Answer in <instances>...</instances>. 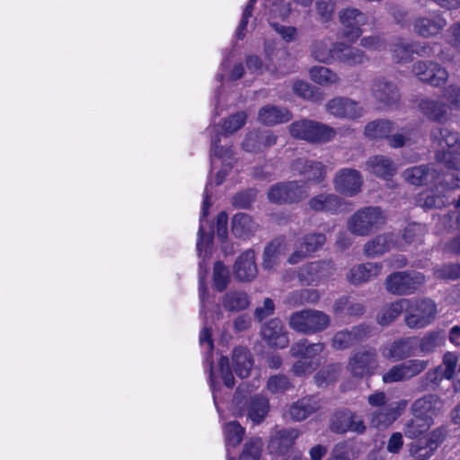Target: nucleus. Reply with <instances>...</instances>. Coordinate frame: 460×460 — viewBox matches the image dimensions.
Segmentation results:
<instances>
[{"label": "nucleus", "mask_w": 460, "mask_h": 460, "mask_svg": "<svg viewBox=\"0 0 460 460\" xmlns=\"http://www.w3.org/2000/svg\"><path fill=\"white\" fill-rule=\"evenodd\" d=\"M245 429L237 422L230 421L225 425L224 433L227 452L229 447H237L243 440Z\"/></svg>", "instance_id": "44"}, {"label": "nucleus", "mask_w": 460, "mask_h": 460, "mask_svg": "<svg viewBox=\"0 0 460 460\" xmlns=\"http://www.w3.org/2000/svg\"><path fill=\"white\" fill-rule=\"evenodd\" d=\"M290 135L297 139L314 144H324L332 140L336 130L322 122L303 119L294 121L289 126Z\"/></svg>", "instance_id": "2"}, {"label": "nucleus", "mask_w": 460, "mask_h": 460, "mask_svg": "<svg viewBox=\"0 0 460 460\" xmlns=\"http://www.w3.org/2000/svg\"><path fill=\"white\" fill-rule=\"evenodd\" d=\"M249 296L243 291H229L226 293L222 298L223 307L229 312L244 310L249 306Z\"/></svg>", "instance_id": "40"}, {"label": "nucleus", "mask_w": 460, "mask_h": 460, "mask_svg": "<svg viewBox=\"0 0 460 460\" xmlns=\"http://www.w3.org/2000/svg\"><path fill=\"white\" fill-rule=\"evenodd\" d=\"M433 172H435V170H433ZM403 177L411 184L421 185L428 182L429 179H434V172H430L427 166L420 165L404 171Z\"/></svg>", "instance_id": "43"}, {"label": "nucleus", "mask_w": 460, "mask_h": 460, "mask_svg": "<svg viewBox=\"0 0 460 460\" xmlns=\"http://www.w3.org/2000/svg\"><path fill=\"white\" fill-rule=\"evenodd\" d=\"M293 90L298 96L305 100L317 102L323 99L322 94L307 82L296 81L293 85Z\"/></svg>", "instance_id": "55"}, {"label": "nucleus", "mask_w": 460, "mask_h": 460, "mask_svg": "<svg viewBox=\"0 0 460 460\" xmlns=\"http://www.w3.org/2000/svg\"><path fill=\"white\" fill-rule=\"evenodd\" d=\"M342 24V36L350 42H355L362 34L361 26L367 22V16L356 8H347L340 12Z\"/></svg>", "instance_id": "12"}, {"label": "nucleus", "mask_w": 460, "mask_h": 460, "mask_svg": "<svg viewBox=\"0 0 460 460\" xmlns=\"http://www.w3.org/2000/svg\"><path fill=\"white\" fill-rule=\"evenodd\" d=\"M396 246L397 243L394 234H384L368 241L365 244L364 252L368 257H376L384 254Z\"/></svg>", "instance_id": "31"}, {"label": "nucleus", "mask_w": 460, "mask_h": 460, "mask_svg": "<svg viewBox=\"0 0 460 460\" xmlns=\"http://www.w3.org/2000/svg\"><path fill=\"white\" fill-rule=\"evenodd\" d=\"M366 171L383 179H388L396 172V167L393 161L384 155H374L366 162Z\"/></svg>", "instance_id": "30"}, {"label": "nucleus", "mask_w": 460, "mask_h": 460, "mask_svg": "<svg viewBox=\"0 0 460 460\" xmlns=\"http://www.w3.org/2000/svg\"><path fill=\"white\" fill-rule=\"evenodd\" d=\"M412 71L420 81L434 86L444 84L447 79V70L433 62H417L413 66Z\"/></svg>", "instance_id": "16"}, {"label": "nucleus", "mask_w": 460, "mask_h": 460, "mask_svg": "<svg viewBox=\"0 0 460 460\" xmlns=\"http://www.w3.org/2000/svg\"><path fill=\"white\" fill-rule=\"evenodd\" d=\"M324 349L323 343H309L302 340L294 343L290 348V354L294 358H302L306 360H315L314 358Z\"/></svg>", "instance_id": "37"}, {"label": "nucleus", "mask_w": 460, "mask_h": 460, "mask_svg": "<svg viewBox=\"0 0 460 460\" xmlns=\"http://www.w3.org/2000/svg\"><path fill=\"white\" fill-rule=\"evenodd\" d=\"M432 424L433 421L429 420V419L413 415V419L406 424L404 434L411 438H416L427 431Z\"/></svg>", "instance_id": "50"}, {"label": "nucleus", "mask_w": 460, "mask_h": 460, "mask_svg": "<svg viewBox=\"0 0 460 460\" xmlns=\"http://www.w3.org/2000/svg\"><path fill=\"white\" fill-rule=\"evenodd\" d=\"M326 241V237L321 233H313L305 235L296 244V250L289 256L288 262L296 264L308 255L319 250Z\"/></svg>", "instance_id": "15"}, {"label": "nucleus", "mask_w": 460, "mask_h": 460, "mask_svg": "<svg viewBox=\"0 0 460 460\" xmlns=\"http://www.w3.org/2000/svg\"><path fill=\"white\" fill-rule=\"evenodd\" d=\"M425 234L424 225L411 223L405 227L402 238L406 243H420Z\"/></svg>", "instance_id": "58"}, {"label": "nucleus", "mask_w": 460, "mask_h": 460, "mask_svg": "<svg viewBox=\"0 0 460 460\" xmlns=\"http://www.w3.org/2000/svg\"><path fill=\"white\" fill-rule=\"evenodd\" d=\"M319 298L318 291L314 289H302L290 293L286 298V303L295 306L305 303L314 304Z\"/></svg>", "instance_id": "45"}, {"label": "nucleus", "mask_w": 460, "mask_h": 460, "mask_svg": "<svg viewBox=\"0 0 460 460\" xmlns=\"http://www.w3.org/2000/svg\"><path fill=\"white\" fill-rule=\"evenodd\" d=\"M257 228L258 225L247 214H236L232 219V232L238 238H248L256 232Z\"/></svg>", "instance_id": "35"}, {"label": "nucleus", "mask_w": 460, "mask_h": 460, "mask_svg": "<svg viewBox=\"0 0 460 460\" xmlns=\"http://www.w3.org/2000/svg\"><path fill=\"white\" fill-rule=\"evenodd\" d=\"M330 429L336 433L347 431L364 432L366 427L359 418L350 411H342L335 413L331 419Z\"/></svg>", "instance_id": "17"}, {"label": "nucleus", "mask_w": 460, "mask_h": 460, "mask_svg": "<svg viewBox=\"0 0 460 460\" xmlns=\"http://www.w3.org/2000/svg\"><path fill=\"white\" fill-rule=\"evenodd\" d=\"M218 369L225 385L228 388H232L234 385V378L230 369L229 360L226 357L220 358Z\"/></svg>", "instance_id": "63"}, {"label": "nucleus", "mask_w": 460, "mask_h": 460, "mask_svg": "<svg viewBox=\"0 0 460 460\" xmlns=\"http://www.w3.org/2000/svg\"><path fill=\"white\" fill-rule=\"evenodd\" d=\"M407 379H411L423 372L429 365V360L410 359L402 363Z\"/></svg>", "instance_id": "61"}, {"label": "nucleus", "mask_w": 460, "mask_h": 460, "mask_svg": "<svg viewBox=\"0 0 460 460\" xmlns=\"http://www.w3.org/2000/svg\"><path fill=\"white\" fill-rule=\"evenodd\" d=\"M330 317L318 310L307 309L296 312L289 317V326L302 333H314L325 330L330 325Z\"/></svg>", "instance_id": "6"}, {"label": "nucleus", "mask_w": 460, "mask_h": 460, "mask_svg": "<svg viewBox=\"0 0 460 460\" xmlns=\"http://www.w3.org/2000/svg\"><path fill=\"white\" fill-rule=\"evenodd\" d=\"M321 408L320 402L314 397L303 398L289 409V415L292 420L301 421L309 417Z\"/></svg>", "instance_id": "32"}, {"label": "nucleus", "mask_w": 460, "mask_h": 460, "mask_svg": "<svg viewBox=\"0 0 460 460\" xmlns=\"http://www.w3.org/2000/svg\"><path fill=\"white\" fill-rule=\"evenodd\" d=\"M425 282L422 273L417 271H398L387 276L385 280L386 290L393 295H409Z\"/></svg>", "instance_id": "7"}, {"label": "nucleus", "mask_w": 460, "mask_h": 460, "mask_svg": "<svg viewBox=\"0 0 460 460\" xmlns=\"http://www.w3.org/2000/svg\"><path fill=\"white\" fill-rule=\"evenodd\" d=\"M290 388L291 383L284 375H274L268 379L267 389L271 394H283Z\"/></svg>", "instance_id": "59"}, {"label": "nucleus", "mask_w": 460, "mask_h": 460, "mask_svg": "<svg viewBox=\"0 0 460 460\" xmlns=\"http://www.w3.org/2000/svg\"><path fill=\"white\" fill-rule=\"evenodd\" d=\"M234 272L237 279L241 281H251L257 275L255 254L252 250H247L236 260Z\"/></svg>", "instance_id": "22"}, {"label": "nucleus", "mask_w": 460, "mask_h": 460, "mask_svg": "<svg viewBox=\"0 0 460 460\" xmlns=\"http://www.w3.org/2000/svg\"><path fill=\"white\" fill-rule=\"evenodd\" d=\"M431 137L440 147L437 160L446 165L448 172H456L460 167V137L446 128H437L431 132Z\"/></svg>", "instance_id": "1"}, {"label": "nucleus", "mask_w": 460, "mask_h": 460, "mask_svg": "<svg viewBox=\"0 0 460 460\" xmlns=\"http://www.w3.org/2000/svg\"><path fill=\"white\" fill-rule=\"evenodd\" d=\"M436 316L437 305L431 299H410L404 323L411 329H421L430 324Z\"/></svg>", "instance_id": "5"}, {"label": "nucleus", "mask_w": 460, "mask_h": 460, "mask_svg": "<svg viewBox=\"0 0 460 460\" xmlns=\"http://www.w3.org/2000/svg\"><path fill=\"white\" fill-rule=\"evenodd\" d=\"M372 329L368 325L360 324L351 329L337 332L332 340V346L335 349H346L370 337Z\"/></svg>", "instance_id": "13"}, {"label": "nucleus", "mask_w": 460, "mask_h": 460, "mask_svg": "<svg viewBox=\"0 0 460 460\" xmlns=\"http://www.w3.org/2000/svg\"><path fill=\"white\" fill-rule=\"evenodd\" d=\"M310 77L316 84L331 85L339 82V76L325 66H314L310 69Z\"/></svg>", "instance_id": "47"}, {"label": "nucleus", "mask_w": 460, "mask_h": 460, "mask_svg": "<svg viewBox=\"0 0 460 460\" xmlns=\"http://www.w3.org/2000/svg\"><path fill=\"white\" fill-rule=\"evenodd\" d=\"M262 446L263 443L260 438H254L248 440L240 456V460H259Z\"/></svg>", "instance_id": "54"}, {"label": "nucleus", "mask_w": 460, "mask_h": 460, "mask_svg": "<svg viewBox=\"0 0 460 460\" xmlns=\"http://www.w3.org/2000/svg\"><path fill=\"white\" fill-rule=\"evenodd\" d=\"M386 221L385 213L379 207H366L356 211L348 220V230L357 236H367Z\"/></svg>", "instance_id": "3"}, {"label": "nucleus", "mask_w": 460, "mask_h": 460, "mask_svg": "<svg viewBox=\"0 0 460 460\" xmlns=\"http://www.w3.org/2000/svg\"><path fill=\"white\" fill-rule=\"evenodd\" d=\"M443 342V338L438 332H430L419 341L420 351L428 354L433 352Z\"/></svg>", "instance_id": "53"}, {"label": "nucleus", "mask_w": 460, "mask_h": 460, "mask_svg": "<svg viewBox=\"0 0 460 460\" xmlns=\"http://www.w3.org/2000/svg\"><path fill=\"white\" fill-rule=\"evenodd\" d=\"M364 180L361 172L353 168L337 171L333 178L334 190L346 197H355L361 192Z\"/></svg>", "instance_id": "9"}, {"label": "nucleus", "mask_w": 460, "mask_h": 460, "mask_svg": "<svg viewBox=\"0 0 460 460\" xmlns=\"http://www.w3.org/2000/svg\"><path fill=\"white\" fill-rule=\"evenodd\" d=\"M417 342L414 338H404L387 344L381 349L382 355L390 359L402 360L416 353Z\"/></svg>", "instance_id": "19"}, {"label": "nucleus", "mask_w": 460, "mask_h": 460, "mask_svg": "<svg viewBox=\"0 0 460 460\" xmlns=\"http://www.w3.org/2000/svg\"><path fill=\"white\" fill-rule=\"evenodd\" d=\"M442 405V401L437 395L429 394L416 400L411 410L414 416L429 419L433 421V418L440 411Z\"/></svg>", "instance_id": "23"}, {"label": "nucleus", "mask_w": 460, "mask_h": 460, "mask_svg": "<svg viewBox=\"0 0 460 460\" xmlns=\"http://www.w3.org/2000/svg\"><path fill=\"white\" fill-rule=\"evenodd\" d=\"M337 61L355 66L363 64L367 60V57L365 53L357 48L345 45L343 43H337Z\"/></svg>", "instance_id": "38"}, {"label": "nucleus", "mask_w": 460, "mask_h": 460, "mask_svg": "<svg viewBox=\"0 0 460 460\" xmlns=\"http://www.w3.org/2000/svg\"><path fill=\"white\" fill-rule=\"evenodd\" d=\"M434 276L438 279L455 280L460 278V264H444L434 269Z\"/></svg>", "instance_id": "60"}, {"label": "nucleus", "mask_w": 460, "mask_h": 460, "mask_svg": "<svg viewBox=\"0 0 460 460\" xmlns=\"http://www.w3.org/2000/svg\"><path fill=\"white\" fill-rule=\"evenodd\" d=\"M410 304V299L402 298L388 304L381 308L376 316L377 323L382 326L392 323Z\"/></svg>", "instance_id": "33"}, {"label": "nucleus", "mask_w": 460, "mask_h": 460, "mask_svg": "<svg viewBox=\"0 0 460 460\" xmlns=\"http://www.w3.org/2000/svg\"><path fill=\"white\" fill-rule=\"evenodd\" d=\"M393 128V124L390 121L374 120L367 124L364 134L370 139H378L388 137Z\"/></svg>", "instance_id": "42"}, {"label": "nucleus", "mask_w": 460, "mask_h": 460, "mask_svg": "<svg viewBox=\"0 0 460 460\" xmlns=\"http://www.w3.org/2000/svg\"><path fill=\"white\" fill-rule=\"evenodd\" d=\"M458 358L456 354L453 352H447L443 356L442 364L438 367L441 376L446 379H456V372L458 368Z\"/></svg>", "instance_id": "48"}, {"label": "nucleus", "mask_w": 460, "mask_h": 460, "mask_svg": "<svg viewBox=\"0 0 460 460\" xmlns=\"http://www.w3.org/2000/svg\"><path fill=\"white\" fill-rule=\"evenodd\" d=\"M252 360L249 351L243 348H236L233 352V365L236 375L240 378L249 376L252 367Z\"/></svg>", "instance_id": "39"}, {"label": "nucleus", "mask_w": 460, "mask_h": 460, "mask_svg": "<svg viewBox=\"0 0 460 460\" xmlns=\"http://www.w3.org/2000/svg\"><path fill=\"white\" fill-rule=\"evenodd\" d=\"M404 407V402H396L379 408L372 413L371 422L376 428L386 427L398 418Z\"/></svg>", "instance_id": "28"}, {"label": "nucleus", "mask_w": 460, "mask_h": 460, "mask_svg": "<svg viewBox=\"0 0 460 460\" xmlns=\"http://www.w3.org/2000/svg\"><path fill=\"white\" fill-rule=\"evenodd\" d=\"M246 119L247 115L243 111L230 116L222 125V133L226 136L234 133L245 124Z\"/></svg>", "instance_id": "56"}, {"label": "nucleus", "mask_w": 460, "mask_h": 460, "mask_svg": "<svg viewBox=\"0 0 460 460\" xmlns=\"http://www.w3.org/2000/svg\"><path fill=\"white\" fill-rule=\"evenodd\" d=\"M393 58L397 63H407L412 59L413 53H418L413 45H409L402 40H398L392 49Z\"/></svg>", "instance_id": "49"}, {"label": "nucleus", "mask_w": 460, "mask_h": 460, "mask_svg": "<svg viewBox=\"0 0 460 460\" xmlns=\"http://www.w3.org/2000/svg\"><path fill=\"white\" fill-rule=\"evenodd\" d=\"M443 100L450 102L446 105L442 101L422 100L419 103L420 111L431 119L443 121L448 119V111H460V87L449 86L445 89Z\"/></svg>", "instance_id": "4"}, {"label": "nucleus", "mask_w": 460, "mask_h": 460, "mask_svg": "<svg viewBox=\"0 0 460 460\" xmlns=\"http://www.w3.org/2000/svg\"><path fill=\"white\" fill-rule=\"evenodd\" d=\"M444 439L443 430L438 429L410 444L409 454L412 460H429Z\"/></svg>", "instance_id": "10"}, {"label": "nucleus", "mask_w": 460, "mask_h": 460, "mask_svg": "<svg viewBox=\"0 0 460 460\" xmlns=\"http://www.w3.org/2000/svg\"><path fill=\"white\" fill-rule=\"evenodd\" d=\"M229 270L220 261H217L214 265L213 281L214 286L218 291H223L229 282Z\"/></svg>", "instance_id": "57"}, {"label": "nucleus", "mask_w": 460, "mask_h": 460, "mask_svg": "<svg viewBox=\"0 0 460 460\" xmlns=\"http://www.w3.org/2000/svg\"><path fill=\"white\" fill-rule=\"evenodd\" d=\"M291 117V113L287 109L273 105L264 106L259 111V120L265 125L287 122Z\"/></svg>", "instance_id": "36"}, {"label": "nucleus", "mask_w": 460, "mask_h": 460, "mask_svg": "<svg viewBox=\"0 0 460 460\" xmlns=\"http://www.w3.org/2000/svg\"><path fill=\"white\" fill-rule=\"evenodd\" d=\"M377 358L375 349H362L354 352L349 360L348 369L354 376L363 377L372 375L377 368Z\"/></svg>", "instance_id": "11"}, {"label": "nucleus", "mask_w": 460, "mask_h": 460, "mask_svg": "<svg viewBox=\"0 0 460 460\" xmlns=\"http://www.w3.org/2000/svg\"><path fill=\"white\" fill-rule=\"evenodd\" d=\"M332 272L333 265L331 261H314L300 269L298 276L301 281L313 285L327 279Z\"/></svg>", "instance_id": "21"}, {"label": "nucleus", "mask_w": 460, "mask_h": 460, "mask_svg": "<svg viewBox=\"0 0 460 460\" xmlns=\"http://www.w3.org/2000/svg\"><path fill=\"white\" fill-rule=\"evenodd\" d=\"M262 339L270 347L285 348L288 344V338L282 322L274 318L265 323L261 329Z\"/></svg>", "instance_id": "18"}, {"label": "nucleus", "mask_w": 460, "mask_h": 460, "mask_svg": "<svg viewBox=\"0 0 460 460\" xmlns=\"http://www.w3.org/2000/svg\"><path fill=\"white\" fill-rule=\"evenodd\" d=\"M341 205L340 197L333 193H320L308 200V207L315 212L336 213Z\"/></svg>", "instance_id": "29"}, {"label": "nucleus", "mask_w": 460, "mask_h": 460, "mask_svg": "<svg viewBox=\"0 0 460 460\" xmlns=\"http://www.w3.org/2000/svg\"><path fill=\"white\" fill-rule=\"evenodd\" d=\"M447 25L446 20L438 13L415 20L413 29L415 32L423 37L438 34Z\"/></svg>", "instance_id": "25"}, {"label": "nucleus", "mask_w": 460, "mask_h": 460, "mask_svg": "<svg viewBox=\"0 0 460 460\" xmlns=\"http://www.w3.org/2000/svg\"><path fill=\"white\" fill-rule=\"evenodd\" d=\"M284 251L281 242L275 240L271 242L264 251L263 265L267 269H270L280 259Z\"/></svg>", "instance_id": "52"}, {"label": "nucleus", "mask_w": 460, "mask_h": 460, "mask_svg": "<svg viewBox=\"0 0 460 460\" xmlns=\"http://www.w3.org/2000/svg\"><path fill=\"white\" fill-rule=\"evenodd\" d=\"M319 365L318 360H306L302 358L293 365L292 371L296 376H304L312 373Z\"/></svg>", "instance_id": "62"}, {"label": "nucleus", "mask_w": 460, "mask_h": 460, "mask_svg": "<svg viewBox=\"0 0 460 460\" xmlns=\"http://www.w3.org/2000/svg\"><path fill=\"white\" fill-rule=\"evenodd\" d=\"M327 111L337 118L355 119L360 118L364 111L358 102L345 97H337L326 103Z\"/></svg>", "instance_id": "14"}, {"label": "nucleus", "mask_w": 460, "mask_h": 460, "mask_svg": "<svg viewBox=\"0 0 460 460\" xmlns=\"http://www.w3.org/2000/svg\"><path fill=\"white\" fill-rule=\"evenodd\" d=\"M247 418L253 424L261 423L270 411V402L265 396L257 394L245 402Z\"/></svg>", "instance_id": "26"}, {"label": "nucleus", "mask_w": 460, "mask_h": 460, "mask_svg": "<svg viewBox=\"0 0 460 460\" xmlns=\"http://www.w3.org/2000/svg\"><path fill=\"white\" fill-rule=\"evenodd\" d=\"M308 187L305 183L288 181L272 186L269 192V199L274 203H294L307 197Z\"/></svg>", "instance_id": "8"}, {"label": "nucleus", "mask_w": 460, "mask_h": 460, "mask_svg": "<svg viewBox=\"0 0 460 460\" xmlns=\"http://www.w3.org/2000/svg\"><path fill=\"white\" fill-rule=\"evenodd\" d=\"M208 185L206 186V192H208ZM208 199H209V197H208V193H206L204 196V200H203V207H202V212H201V217H200V226H199V232H198L197 250H198L199 256L202 253L203 247L208 246L211 242V238H212L209 234L205 235L204 226H203L204 218L207 217V215L208 213V208L210 207V203H209Z\"/></svg>", "instance_id": "46"}, {"label": "nucleus", "mask_w": 460, "mask_h": 460, "mask_svg": "<svg viewBox=\"0 0 460 460\" xmlns=\"http://www.w3.org/2000/svg\"><path fill=\"white\" fill-rule=\"evenodd\" d=\"M408 380L405 375L402 363L392 367L386 373L383 375L385 383H395Z\"/></svg>", "instance_id": "64"}, {"label": "nucleus", "mask_w": 460, "mask_h": 460, "mask_svg": "<svg viewBox=\"0 0 460 460\" xmlns=\"http://www.w3.org/2000/svg\"><path fill=\"white\" fill-rule=\"evenodd\" d=\"M298 435V431L293 429L279 430L270 438L269 449L272 453L281 454L293 446Z\"/></svg>", "instance_id": "34"}, {"label": "nucleus", "mask_w": 460, "mask_h": 460, "mask_svg": "<svg viewBox=\"0 0 460 460\" xmlns=\"http://www.w3.org/2000/svg\"><path fill=\"white\" fill-rule=\"evenodd\" d=\"M445 196L435 195L433 190L420 192L416 197V202L420 207L433 208H441L447 202Z\"/></svg>", "instance_id": "51"}, {"label": "nucleus", "mask_w": 460, "mask_h": 460, "mask_svg": "<svg viewBox=\"0 0 460 460\" xmlns=\"http://www.w3.org/2000/svg\"><path fill=\"white\" fill-rule=\"evenodd\" d=\"M371 92L373 97L385 106L396 103L400 98L397 86L393 82L383 77L373 81Z\"/></svg>", "instance_id": "20"}, {"label": "nucleus", "mask_w": 460, "mask_h": 460, "mask_svg": "<svg viewBox=\"0 0 460 460\" xmlns=\"http://www.w3.org/2000/svg\"><path fill=\"white\" fill-rule=\"evenodd\" d=\"M293 169L309 181H321L326 174V166L318 161H309L303 158L296 160Z\"/></svg>", "instance_id": "24"}, {"label": "nucleus", "mask_w": 460, "mask_h": 460, "mask_svg": "<svg viewBox=\"0 0 460 460\" xmlns=\"http://www.w3.org/2000/svg\"><path fill=\"white\" fill-rule=\"evenodd\" d=\"M382 270V265L377 262H367L351 268L348 274V280L358 285L377 277Z\"/></svg>", "instance_id": "27"}, {"label": "nucleus", "mask_w": 460, "mask_h": 460, "mask_svg": "<svg viewBox=\"0 0 460 460\" xmlns=\"http://www.w3.org/2000/svg\"><path fill=\"white\" fill-rule=\"evenodd\" d=\"M337 43L317 41L313 45L312 55L319 62L331 63L337 60Z\"/></svg>", "instance_id": "41"}]
</instances>
